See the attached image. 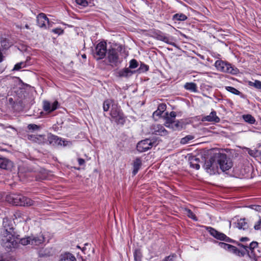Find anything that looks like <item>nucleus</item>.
<instances>
[{"label": "nucleus", "mask_w": 261, "mask_h": 261, "mask_svg": "<svg viewBox=\"0 0 261 261\" xmlns=\"http://www.w3.org/2000/svg\"><path fill=\"white\" fill-rule=\"evenodd\" d=\"M232 166V163L225 154L216 153L205 161L203 168L211 175L219 173V169L222 171L228 170Z\"/></svg>", "instance_id": "obj_1"}, {"label": "nucleus", "mask_w": 261, "mask_h": 261, "mask_svg": "<svg viewBox=\"0 0 261 261\" xmlns=\"http://www.w3.org/2000/svg\"><path fill=\"white\" fill-rule=\"evenodd\" d=\"M18 236L12 227L8 226V219L3 221V228L1 230L0 243L6 249H12L18 246Z\"/></svg>", "instance_id": "obj_2"}, {"label": "nucleus", "mask_w": 261, "mask_h": 261, "mask_svg": "<svg viewBox=\"0 0 261 261\" xmlns=\"http://www.w3.org/2000/svg\"><path fill=\"white\" fill-rule=\"evenodd\" d=\"M7 200L10 203L17 206L34 205V201L20 194H12L7 197Z\"/></svg>", "instance_id": "obj_3"}, {"label": "nucleus", "mask_w": 261, "mask_h": 261, "mask_svg": "<svg viewBox=\"0 0 261 261\" xmlns=\"http://www.w3.org/2000/svg\"><path fill=\"white\" fill-rule=\"evenodd\" d=\"M215 66L218 70L223 72L236 74L239 71L237 68L232 66L230 64L222 60L216 61Z\"/></svg>", "instance_id": "obj_4"}, {"label": "nucleus", "mask_w": 261, "mask_h": 261, "mask_svg": "<svg viewBox=\"0 0 261 261\" xmlns=\"http://www.w3.org/2000/svg\"><path fill=\"white\" fill-rule=\"evenodd\" d=\"M176 113L175 112H171L169 114L166 113V121L165 124L166 126L173 129L179 128V123L175 121Z\"/></svg>", "instance_id": "obj_5"}, {"label": "nucleus", "mask_w": 261, "mask_h": 261, "mask_svg": "<svg viewBox=\"0 0 261 261\" xmlns=\"http://www.w3.org/2000/svg\"><path fill=\"white\" fill-rule=\"evenodd\" d=\"M107 53V43L105 42L99 43L96 46L94 56L97 59L103 58Z\"/></svg>", "instance_id": "obj_6"}, {"label": "nucleus", "mask_w": 261, "mask_h": 261, "mask_svg": "<svg viewBox=\"0 0 261 261\" xmlns=\"http://www.w3.org/2000/svg\"><path fill=\"white\" fill-rule=\"evenodd\" d=\"M153 142L149 139L142 140L138 143L137 149L140 152H143L150 149L153 145Z\"/></svg>", "instance_id": "obj_7"}, {"label": "nucleus", "mask_w": 261, "mask_h": 261, "mask_svg": "<svg viewBox=\"0 0 261 261\" xmlns=\"http://www.w3.org/2000/svg\"><path fill=\"white\" fill-rule=\"evenodd\" d=\"M107 58L109 63L112 65H116L119 62H120L118 51L115 49L112 48L109 50Z\"/></svg>", "instance_id": "obj_8"}, {"label": "nucleus", "mask_w": 261, "mask_h": 261, "mask_svg": "<svg viewBox=\"0 0 261 261\" xmlns=\"http://www.w3.org/2000/svg\"><path fill=\"white\" fill-rule=\"evenodd\" d=\"M207 230L213 237L216 238L217 239L226 241H227L228 239L225 234L218 231L212 227H207Z\"/></svg>", "instance_id": "obj_9"}, {"label": "nucleus", "mask_w": 261, "mask_h": 261, "mask_svg": "<svg viewBox=\"0 0 261 261\" xmlns=\"http://www.w3.org/2000/svg\"><path fill=\"white\" fill-rule=\"evenodd\" d=\"M37 22L38 25L40 28H47V24L49 25V21L48 18L46 17V15L43 13L39 14L37 17Z\"/></svg>", "instance_id": "obj_10"}, {"label": "nucleus", "mask_w": 261, "mask_h": 261, "mask_svg": "<svg viewBox=\"0 0 261 261\" xmlns=\"http://www.w3.org/2000/svg\"><path fill=\"white\" fill-rule=\"evenodd\" d=\"M28 139L39 144H43L46 142V138L43 135H28Z\"/></svg>", "instance_id": "obj_11"}, {"label": "nucleus", "mask_w": 261, "mask_h": 261, "mask_svg": "<svg viewBox=\"0 0 261 261\" xmlns=\"http://www.w3.org/2000/svg\"><path fill=\"white\" fill-rule=\"evenodd\" d=\"M111 115L118 123L122 124L124 122V116L119 110L113 108L111 112Z\"/></svg>", "instance_id": "obj_12"}, {"label": "nucleus", "mask_w": 261, "mask_h": 261, "mask_svg": "<svg viewBox=\"0 0 261 261\" xmlns=\"http://www.w3.org/2000/svg\"><path fill=\"white\" fill-rule=\"evenodd\" d=\"M152 133L161 136H165L167 134V131L162 125L160 124H154L151 126Z\"/></svg>", "instance_id": "obj_13"}, {"label": "nucleus", "mask_w": 261, "mask_h": 261, "mask_svg": "<svg viewBox=\"0 0 261 261\" xmlns=\"http://www.w3.org/2000/svg\"><path fill=\"white\" fill-rule=\"evenodd\" d=\"M48 142L49 144H53L54 145H62L64 144V141H62L61 139L59 138L57 136L51 135V134H48L47 136V138L46 139V141Z\"/></svg>", "instance_id": "obj_14"}, {"label": "nucleus", "mask_w": 261, "mask_h": 261, "mask_svg": "<svg viewBox=\"0 0 261 261\" xmlns=\"http://www.w3.org/2000/svg\"><path fill=\"white\" fill-rule=\"evenodd\" d=\"M202 121H208L218 123L220 121V118L216 115L215 111H212L209 115L204 116L202 118Z\"/></svg>", "instance_id": "obj_15"}, {"label": "nucleus", "mask_w": 261, "mask_h": 261, "mask_svg": "<svg viewBox=\"0 0 261 261\" xmlns=\"http://www.w3.org/2000/svg\"><path fill=\"white\" fill-rule=\"evenodd\" d=\"M58 105V102L57 101H54L53 103L47 101H44L43 102V109L45 111L50 113L57 109Z\"/></svg>", "instance_id": "obj_16"}, {"label": "nucleus", "mask_w": 261, "mask_h": 261, "mask_svg": "<svg viewBox=\"0 0 261 261\" xmlns=\"http://www.w3.org/2000/svg\"><path fill=\"white\" fill-rule=\"evenodd\" d=\"M13 167L12 162L5 158H0V168L4 169L9 170Z\"/></svg>", "instance_id": "obj_17"}, {"label": "nucleus", "mask_w": 261, "mask_h": 261, "mask_svg": "<svg viewBox=\"0 0 261 261\" xmlns=\"http://www.w3.org/2000/svg\"><path fill=\"white\" fill-rule=\"evenodd\" d=\"M156 38L161 41H164L168 44H172L173 41L172 38L170 36L166 35L165 34L160 32L156 34Z\"/></svg>", "instance_id": "obj_18"}, {"label": "nucleus", "mask_w": 261, "mask_h": 261, "mask_svg": "<svg viewBox=\"0 0 261 261\" xmlns=\"http://www.w3.org/2000/svg\"><path fill=\"white\" fill-rule=\"evenodd\" d=\"M54 250L51 248H42L39 251V255L40 257H47L53 255Z\"/></svg>", "instance_id": "obj_19"}, {"label": "nucleus", "mask_w": 261, "mask_h": 261, "mask_svg": "<svg viewBox=\"0 0 261 261\" xmlns=\"http://www.w3.org/2000/svg\"><path fill=\"white\" fill-rule=\"evenodd\" d=\"M59 261H76V259L71 253H65L60 255Z\"/></svg>", "instance_id": "obj_20"}, {"label": "nucleus", "mask_w": 261, "mask_h": 261, "mask_svg": "<svg viewBox=\"0 0 261 261\" xmlns=\"http://www.w3.org/2000/svg\"><path fill=\"white\" fill-rule=\"evenodd\" d=\"M31 245H39L42 244L44 241V238L42 235L39 236H31Z\"/></svg>", "instance_id": "obj_21"}, {"label": "nucleus", "mask_w": 261, "mask_h": 261, "mask_svg": "<svg viewBox=\"0 0 261 261\" xmlns=\"http://www.w3.org/2000/svg\"><path fill=\"white\" fill-rule=\"evenodd\" d=\"M135 73V71L130 70L129 68H124L118 71V74L120 77H128Z\"/></svg>", "instance_id": "obj_22"}, {"label": "nucleus", "mask_w": 261, "mask_h": 261, "mask_svg": "<svg viewBox=\"0 0 261 261\" xmlns=\"http://www.w3.org/2000/svg\"><path fill=\"white\" fill-rule=\"evenodd\" d=\"M219 245L221 248H224L226 250H228L230 252H232L234 253H237L238 252V249L234 246H233L231 245L226 244L224 243H219Z\"/></svg>", "instance_id": "obj_23"}, {"label": "nucleus", "mask_w": 261, "mask_h": 261, "mask_svg": "<svg viewBox=\"0 0 261 261\" xmlns=\"http://www.w3.org/2000/svg\"><path fill=\"white\" fill-rule=\"evenodd\" d=\"M166 109V105L164 103H161L159 105L158 110L153 112V117L155 119V117L161 116Z\"/></svg>", "instance_id": "obj_24"}, {"label": "nucleus", "mask_w": 261, "mask_h": 261, "mask_svg": "<svg viewBox=\"0 0 261 261\" xmlns=\"http://www.w3.org/2000/svg\"><path fill=\"white\" fill-rule=\"evenodd\" d=\"M199 159L195 157H192L190 160V167L196 170L200 169Z\"/></svg>", "instance_id": "obj_25"}, {"label": "nucleus", "mask_w": 261, "mask_h": 261, "mask_svg": "<svg viewBox=\"0 0 261 261\" xmlns=\"http://www.w3.org/2000/svg\"><path fill=\"white\" fill-rule=\"evenodd\" d=\"M248 226L247 223L246 222L245 219H241L238 221L236 224V227L239 229H246L248 228Z\"/></svg>", "instance_id": "obj_26"}, {"label": "nucleus", "mask_w": 261, "mask_h": 261, "mask_svg": "<svg viewBox=\"0 0 261 261\" xmlns=\"http://www.w3.org/2000/svg\"><path fill=\"white\" fill-rule=\"evenodd\" d=\"M142 164L141 161L140 159L137 158L134 162L133 167H134V170H133V174L134 175L136 174V173L138 172V170H139Z\"/></svg>", "instance_id": "obj_27"}, {"label": "nucleus", "mask_w": 261, "mask_h": 261, "mask_svg": "<svg viewBox=\"0 0 261 261\" xmlns=\"http://www.w3.org/2000/svg\"><path fill=\"white\" fill-rule=\"evenodd\" d=\"M242 117L245 122L249 124H254L255 122V118L250 114L244 115Z\"/></svg>", "instance_id": "obj_28"}, {"label": "nucleus", "mask_w": 261, "mask_h": 261, "mask_svg": "<svg viewBox=\"0 0 261 261\" xmlns=\"http://www.w3.org/2000/svg\"><path fill=\"white\" fill-rule=\"evenodd\" d=\"M184 87L187 90H189L193 92H195L197 89L196 85L193 83H187L185 85Z\"/></svg>", "instance_id": "obj_29"}, {"label": "nucleus", "mask_w": 261, "mask_h": 261, "mask_svg": "<svg viewBox=\"0 0 261 261\" xmlns=\"http://www.w3.org/2000/svg\"><path fill=\"white\" fill-rule=\"evenodd\" d=\"M173 19L177 21H184L187 19V17L184 14H176L173 16Z\"/></svg>", "instance_id": "obj_30"}, {"label": "nucleus", "mask_w": 261, "mask_h": 261, "mask_svg": "<svg viewBox=\"0 0 261 261\" xmlns=\"http://www.w3.org/2000/svg\"><path fill=\"white\" fill-rule=\"evenodd\" d=\"M112 102H113V100H112L111 99H107V100H105L103 103V111H108L109 110L111 106L112 105Z\"/></svg>", "instance_id": "obj_31"}, {"label": "nucleus", "mask_w": 261, "mask_h": 261, "mask_svg": "<svg viewBox=\"0 0 261 261\" xmlns=\"http://www.w3.org/2000/svg\"><path fill=\"white\" fill-rule=\"evenodd\" d=\"M19 243H20L21 244H22V245H24V246L27 245L28 244L31 245V236L21 239L19 240Z\"/></svg>", "instance_id": "obj_32"}, {"label": "nucleus", "mask_w": 261, "mask_h": 261, "mask_svg": "<svg viewBox=\"0 0 261 261\" xmlns=\"http://www.w3.org/2000/svg\"><path fill=\"white\" fill-rule=\"evenodd\" d=\"M257 245L258 243L256 242H252L250 244L249 246L242 245L241 247L244 248L247 251H248V249L252 250L256 248L257 246Z\"/></svg>", "instance_id": "obj_33"}, {"label": "nucleus", "mask_w": 261, "mask_h": 261, "mask_svg": "<svg viewBox=\"0 0 261 261\" xmlns=\"http://www.w3.org/2000/svg\"><path fill=\"white\" fill-rule=\"evenodd\" d=\"M185 214L187 215L189 218L193 219L194 220H197L196 216L190 210L186 208L185 210Z\"/></svg>", "instance_id": "obj_34"}, {"label": "nucleus", "mask_w": 261, "mask_h": 261, "mask_svg": "<svg viewBox=\"0 0 261 261\" xmlns=\"http://www.w3.org/2000/svg\"><path fill=\"white\" fill-rule=\"evenodd\" d=\"M246 149L248 154L251 156L257 157L259 155V152L256 149L252 150L248 148H246Z\"/></svg>", "instance_id": "obj_35"}, {"label": "nucleus", "mask_w": 261, "mask_h": 261, "mask_svg": "<svg viewBox=\"0 0 261 261\" xmlns=\"http://www.w3.org/2000/svg\"><path fill=\"white\" fill-rule=\"evenodd\" d=\"M194 138V136L192 135H188L181 139L180 143L183 144L188 143L191 140H193Z\"/></svg>", "instance_id": "obj_36"}, {"label": "nucleus", "mask_w": 261, "mask_h": 261, "mask_svg": "<svg viewBox=\"0 0 261 261\" xmlns=\"http://www.w3.org/2000/svg\"><path fill=\"white\" fill-rule=\"evenodd\" d=\"M249 85L256 88L261 89V82L259 81L255 80L254 82H249Z\"/></svg>", "instance_id": "obj_37"}, {"label": "nucleus", "mask_w": 261, "mask_h": 261, "mask_svg": "<svg viewBox=\"0 0 261 261\" xmlns=\"http://www.w3.org/2000/svg\"><path fill=\"white\" fill-rule=\"evenodd\" d=\"M28 128L31 132L39 130L40 126L35 124H30L28 125Z\"/></svg>", "instance_id": "obj_38"}, {"label": "nucleus", "mask_w": 261, "mask_h": 261, "mask_svg": "<svg viewBox=\"0 0 261 261\" xmlns=\"http://www.w3.org/2000/svg\"><path fill=\"white\" fill-rule=\"evenodd\" d=\"M26 66L25 62H21L17 63L13 68L14 70H18L22 68L25 67Z\"/></svg>", "instance_id": "obj_39"}, {"label": "nucleus", "mask_w": 261, "mask_h": 261, "mask_svg": "<svg viewBox=\"0 0 261 261\" xmlns=\"http://www.w3.org/2000/svg\"><path fill=\"white\" fill-rule=\"evenodd\" d=\"M226 89L228 91L236 95H239L240 94V91L233 87L228 86L226 87Z\"/></svg>", "instance_id": "obj_40"}, {"label": "nucleus", "mask_w": 261, "mask_h": 261, "mask_svg": "<svg viewBox=\"0 0 261 261\" xmlns=\"http://www.w3.org/2000/svg\"><path fill=\"white\" fill-rule=\"evenodd\" d=\"M138 66V63L137 62V61L135 60V59H133V60H131L130 62H129V68L130 69H135L136 68H137Z\"/></svg>", "instance_id": "obj_41"}, {"label": "nucleus", "mask_w": 261, "mask_h": 261, "mask_svg": "<svg viewBox=\"0 0 261 261\" xmlns=\"http://www.w3.org/2000/svg\"><path fill=\"white\" fill-rule=\"evenodd\" d=\"M134 256L135 261H141V255L139 251H136L134 253Z\"/></svg>", "instance_id": "obj_42"}, {"label": "nucleus", "mask_w": 261, "mask_h": 261, "mask_svg": "<svg viewBox=\"0 0 261 261\" xmlns=\"http://www.w3.org/2000/svg\"><path fill=\"white\" fill-rule=\"evenodd\" d=\"M77 4L83 7H86L88 5V2L86 0H75Z\"/></svg>", "instance_id": "obj_43"}, {"label": "nucleus", "mask_w": 261, "mask_h": 261, "mask_svg": "<svg viewBox=\"0 0 261 261\" xmlns=\"http://www.w3.org/2000/svg\"><path fill=\"white\" fill-rule=\"evenodd\" d=\"M176 255H171L166 257L163 261H174L176 258Z\"/></svg>", "instance_id": "obj_44"}, {"label": "nucleus", "mask_w": 261, "mask_h": 261, "mask_svg": "<svg viewBox=\"0 0 261 261\" xmlns=\"http://www.w3.org/2000/svg\"><path fill=\"white\" fill-rule=\"evenodd\" d=\"M52 32H54V33L55 34H61L63 33V30L60 29V28H57V29H53L52 30Z\"/></svg>", "instance_id": "obj_45"}, {"label": "nucleus", "mask_w": 261, "mask_h": 261, "mask_svg": "<svg viewBox=\"0 0 261 261\" xmlns=\"http://www.w3.org/2000/svg\"><path fill=\"white\" fill-rule=\"evenodd\" d=\"M261 225V218L258 220V221L255 224L254 228L256 230H258L260 228Z\"/></svg>", "instance_id": "obj_46"}, {"label": "nucleus", "mask_w": 261, "mask_h": 261, "mask_svg": "<svg viewBox=\"0 0 261 261\" xmlns=\"http://www.w3.org/2000/svg\"><path fill=\"white\" fill-rule=\"evenodd\" d=\"M78 162L80 165H83L85 163V160L83 159H79Z\"/></svg>", "instance_id": "obj_47"}, {"label": "nucleus", "mask_w": 261, "mask_h": 261, "mask_svg": "<svg viewBox=\"0 0 261 261\" xmlns=\"http://www.w3.org/2000/svg\"><path fill=\"white\" fill-rule=\"evenodd\" d=\"M255 208H254L257 211L261 212V206L260 205H255L254 206Z\"/></svg>", "instance_id": "obj_48"}, {"label": "nucleus", "mask_w": 261, "mask_h": 261, "mask_svg": "<svg viewBox=\"0 0 261 261\" xmlns=\"http://www.w3.org/2000/svg\"><path fill=\"white\" fill-rule=\"evenodd\" d=\"M248 238H246V237H244V238H242L241 239H240V241H242V242H244V241H248Z\"/></svg>", "instance_id": "obj_49"}, {"label": "nucleus", "mask_w": 261, "mask_h": 261, "mask_svg": "<svg viewBox=\"0 0 261 261\" xmlns=\"http://www.w3.org/2000/svg\"><path fill=\"white\" fill-rule=\"evenodd\" d=\"M25 28L26 29H29V25H28V24H26V25H25Z\"/></svg>", "instance_id": "obj_50"}, {"label": "nucleus", "mask_w": 261, "mask_h": 261, "mask_svg": "<svg viewBox=\"0 0 261 261\" xmlns=\"http://www.w3.org/2000/svg\"><path fill=\"white\" fill-rule=\"evenodd\" d=\"M82 57H83V58H86V55H85V54L83 55H82Z\"/></svg>", "instance_id": "obj_51"}, {"label": "nucleus", "mask_w": 261, "mask_h": 261, "mask_svg": "<svg viewBox=\"0 0 261 261\" xmlns=\"http://www.w3.org/2000/svg\"><path fill=\"white\" fill-rule=\"evenodd\" d=\"M254 261H256V260H254Z\"/></svg>", "instance_id": "obj_52"}, {"label": "nucleus", "mask_w": 261, "mask_h": 261, "mask_svg": "<svg viewBox=\"0 0 261 261\" xmlns=\"http://www.w3.org/2000/svg\"><path fill=\"white\" fill-rule=\"evenodd\" d=\"M1 61V60H0V62Z\"/></svg>", "instance_id": "obj_53"}]
</instances>
